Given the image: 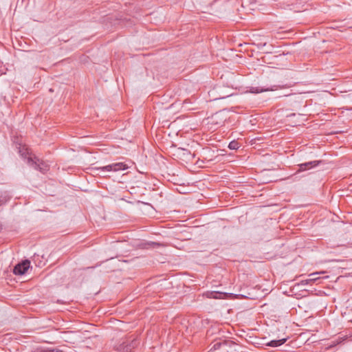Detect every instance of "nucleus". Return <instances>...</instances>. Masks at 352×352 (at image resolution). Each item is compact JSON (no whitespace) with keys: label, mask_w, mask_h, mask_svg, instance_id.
Instances as JSON below:
<instances>
[{"label":"nucleus","mask_w":352,"mask_h":352,"mask_svg":"<svg viewBox=\"0 0 352 352\" xmlns=\"http://www.w3.org/2000/svg\"><path fill=\"white\" fill-rule=\"evenodd\" d=\"M138 344L135 339L123 340L116 346L118 352H131Z\"/></svg>","instance_id":"nucleus-1"},{"label":"nucleus","mask_w":352,"mask_h":352,"mask_svg":"<svg viewBox=\"0 0 352 352\" xmlns=\"http://www.w3.org/2000/svg\"><path fill=\"white\" fill-rule=\"evenodd\" d=\"M28 164L43 173L48 170V166L35 156L28 157Z\"/></svg>","instance_id":"nucleus-2"},{"label":"nucleus","mask_w":352,"mask_h":352,"mask_svg":"<svg viewBox=\"0 0 352 352\" xmlns=\"http://www.w3.org/2000/svg\"><path fill=\"white\" fill-rule=\"evenodd\" d=\"M129 166L124 162H116V163H112L111 164H109V165H107L104 166L95 168L94 169L100 170L101 171L117 172V171H120V170H126L127 168H129Z\"/></svg>","instance_id":"nucleus-3"},{"label":"nucleus","mask_w":352,"mask_h":352,"mask_svg":"<svg viewBox=\"0 0 352 352\" xmlns=\"http://www.w3.org/2000/svg\"><path fill=\"white\" fill-rule=\"evenodd\" d=\"M30 263L29 261L25 260L22 263H18L13 269V273L16 275H23L29 269Z\"/></svg>","instance_id":"nucleus-4"},{"label":"nucleus","mask_w":352,"mask_h":352,"mask_svg":"<svg viewBox=\"0 0 352 352\" xmlns=\"http://www.w3.org/2000/svg\"><path fill=\"white\" fill-rule=\"evenodd\" d=\"M320 163V161H311L305 163H302L298 165L299 171H304L310 169L313 167L316 166Z\"/></svg>","instance_id":"nucleus-5"},{"label":"nucleus","mask_w":352,"mask_h":352,"mask_svg":"<svg viewBox=\"0 0 352 352\" xmlns=\"http://www.w3.org/2000/svg\"><path fill=\"white\" fill-rule=\"evenodd\" d=\"M19 152L20 155L23 157L27 158V162L28 163V157H32V155L29 153L28 148L26 147L25 145H23V146L20 145V146L19 147Z\"/></svg>","instance_id":"nucleus-6"},{"label":"nucleus","mask_w":352,"mask_h":352,"mask_svg":"<svg viewBox=\"0 0 352 352\" xmlns=\"http://www.w3.org/2000/svg\"><path fill=\"white\" fill-rule=\"evenodd\" d=\"M286 340H287L286 338L272 340L267 344V346H269L271 347H276V346H280L283 344H284L286 342Z\"/></svg>","instance_id":"nucleus-7"},{"label":"nucleus","mask_w":352,"mask_h":352,"mask_svg":"<svg viewBox=\"0 0 352 352\" xmlns=\"http://www.w3.org/2000/svg\"><path fill=\"white\" fill-rule=\"evenodd\" d=\"M318 275H319V273H318V272L310 274L308 276V277H309L308 282H310V283L316 282V280L320 279V277Z\"/></svg>","instance_id":"nucleus-8"},{"label":"nucleus","mask_w":352,"mask_h":352,"mask_svg":"<svg viewBox=\"0 0 352 352\" xmlns=\"http://www.w3.org/2000/svg\"><path fill=\"white\" fill-rule=\"evenodd\" d=\"M239 144L237 141L233 140L229 143L228 148L231 150H236L239 148Z\"/></svg>","instance_id":"nucleus-9"},{"label":"nucleus","mask_w":352,"mask_h":352,"mask_svg":"<svg viewBox=\"0 0 352 352\" xmlns=\"http://www.w3.org/2000/svg\"><path fill=\"white\" fill-rule=\"evenodd\" d=\"M221 293L216 292H211L210 293L207 294V297L210 298H219L218 296H221Z\"/></svg>","instance_id":"nucleus-10"},{"label":"nucleus","mask_w":352,"mask_h":352,"mask_svg":"<svg viewBox=\"0 0 352 352\" xmlns=\"http://www.w3.org/2000/svg\"><path fill=\"white\" fill-rule=\"evenodd\" d=\"M269 91V89H259L258 87H252V89H251V92L254 93V94H258V93H261L263 91Z\"/></svg>","instance_id":"nucleus-11"},{"label":"nucleus","mask_w":352,"mask_h":352,"mask_svg":"<svg viewBox=\"0 0 352 352\" xmlns=\"http://www.w3.org/2000/svg\"><path fill=\"white\" fill-rule=\"evenodd\" d=\"M301 283L302 285H307V284H309L310 282H308V278H307V279H305V280H301Z\"/></svg>","instance_id":"nucleus-12"},{"label":"nucleus","mask_w":352,"mask_h":352,"mask_svg":"<svg viewBox=\"0 0 352 352\" xmlns=\"http://www.w3.org/2000/svg\"><path fill=\"white\" fill-rule=\"evenodd\" d=\"M1 197H1V196H0V199H1ZM6 201V197H5V198H3V199H2V200H1V199H0V203H2V202Z\"/></svg>","instance_id":"nucleus-13"},{"label":"nucleus","mask_w":352,"mask_h":352,"mask_svg":"<svg viewBox=\"0 0 352 352\" xmlns=\"http://www.w3.org/2000/svg\"><path fill=\"white\" fill-rule=\"evenodd\" d=\"M153 246H159L160 244L157 243H153Z\"/></svg>","instance_id":"nucleus-14"},{"label":"nucleus","mask_w":352,"mask_h":352,"mask_svg":"<svg viewBox=\"0 0 352 352\" xmlns=\"http://www.w3.org/2000/svg\"><path fill=\"white\" fill-rule=\"evenodd\" d=\"M220 345H221V344H220V343H217V344H215L214 345V346H220Z\"/></svg>","instance_id":"nucleus-15"},{"label":"nucleus","mask_w":352,"mask_h":352,"mask_svg":"<svg viewBox=\"0 0 352 352\" xmlns=\"http://www.w3.org/2000/svg\"><path fill=\"white\" fill-rule=\"evenodd\" d=\"M351 191H352V189H351Z\"/></svg>","instance_id":"nucleus-16"}]
</instances>
